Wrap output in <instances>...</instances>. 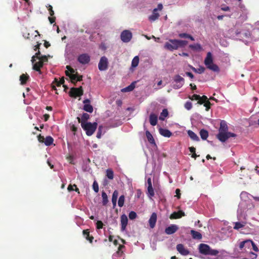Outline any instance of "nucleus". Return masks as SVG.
<instances>
[{
    "label": "nucleus",
    "instance_id": "obj_51",
    "mask_svg": "<svg viewBox=\"0 0 259 259\" xmlns=\"http://www.w3.org/2000/svg\"><path fill=\"white\" fill-rule=\"evenodd\" d=\"M103 225V223L101 221H98L96 223V228L97 229H102Z\"/></svg>",
    "mask_w": 259,
    "mask_h": 259
},
{
    "label": "nucleus",
    "instance_id": "obj_58",
    "mask_svg": "<svg viewBox=\"0 0 259 259\" xmlns=\"http://www.w3.org/2000/svg\"><path fill=\"white\" fill-rule=\"evenodd\" d=\"M181 191L179 189H177L176 190V196L178 198L180 199L181 198Z\"/></svg>",
    "mask_w": 259,
    "mask_h": 259
},
{
    "label": "nucleus",
    "instance_id": "obj_46",
    "mask_svg": "<svg viewBox=\"0 0 259 259\" xmlns=\"http://www.w3.org/2000/svg\"><path fill=\"white\" fill-rule=\"evenodd\" d=\"M137 217V213L134 211H132L129 213L128 217L130 220H134L136 219Z\"/></svg>",
    "mask_w": 259,
    "mask_h": 259
},
{
    "label": "nucleus",
    "instance_id": "obj_38",
    "mask_svg": "<svg viewBox=\"0 0 259 259\" xmlns=\"http://www.w3.org/2000/svg\"><path fill=\"white\" fill-rule=\"evenodd\" d=\"M179 36L180 38H189L190 39H191L192 41L194 40V38L192 35H191L189 34H187L186 33H180L179 34Z\"/></svg>",
    "mask_w": 259,
    "mask_h": 259
},
{
    "label": "nucleus",
    "instance_id": "obj_26",
    "mask_svg": "<svg viewBox=\"0 0 259 259\" xmlns=\"http://www.w3.org/2000/svg\"><path fill=\"white\" fill-rule=\"evenodd\" d=\"M190 233L192 236V238L194 239L200 240L202 237L201 234L196 231L192 230H191Z\"/></svg>",
    "mask_w": 259,
    "mask_h": 259
},
{
    "label": "nucleus",
    "instance_id": "obj_64",
    "mask_svg": "<svg viewBox=\"0 0 259 259\" xmlns=\"http://www.w3.org/2000/svg\"><path fill=\"white\" fill-rule=\"evenodd\" d=\"M189 151L192 153H195L196 149L194 147H191L189 148Z\"/></svg>",
    "mask_w": 259,
    "mask_h": 259
},
{
    "label": "nucleus",
    "instance_id": "obj_6",
    "mask_svg": "<svg viewBox=\"0 0 259 259\" xmlns=\"http://www.w3.org/2000/svg\"><path fill=\"white\" fill-rule=\"evenodd\" d=\"M235 134L227 132L224 133H219L217 135V139L222 142H225L230 137H236Z\"/></svg>",
    "mask_w": 259,
    "mask_h": 259
},
{
    "label": "nucleus",
    "instance_id": "obj_44",
    "mask_svg": "<svg viewBox=\"0 0 259 259\" xmlns=\"http://www.w3.org/2000/svg\"><path fill=\"white\" fill-rule=\"evenodd\" d=\"M103 128V127L102 125H100L98 127V132H97V136H96V137L98 139H100L101 138V136L102 134Z\"/></svg>",
    "mask_w": 259,
    "mask_h": 259
},
{
    "label": "nucleus",
    "instance_id": "obj_37",
    "mask_svg": "<svg viewBox=\"0 0 259 259\" xmlns=\"http://www.w3.org/2000/svg\"><path fill=\"white\" fill-rule=\"evenodd\" d=\"M106 176L107 177L110 179L112 180L114 178V172L112 169L108 168L106 170Z\"/></svg>",
    "mask_w": 259,
    "mask_h": 259
},
{
    "label": "nucleus",
    "instance_id": "obj_45",
    "mask_svg": "<svg viewBox=\"0 0 259 259\" xmlns=\"http://www.w3.org/2000/svg\"><path fill=\"white\" fill-rule=\"evenodd\" d=\"M41 54H40V52L39 51H38L34 56H33L32 57V59H31V62L32 63H34V61H35V58H36L37 59H39V58L41 56Z\"/></svg>",
    "mask_w": 259,
    "mask_h": 259
},
{
    "label": "nucleus",
    "instance_id": "obj_31",
    "mask_svg": "<svg viewBox=\"0 0 259 259\" xmlns=\"http://www.w3.org/2000/svg\"><path fill=\"white\" fill-rule=\"evenodd\" d=\"M190 68L194 72L199 74L203 73L205 71V68L201 66H199L198 68H195L192 66H190Z\"/></svg>",
    "mask_w": 259,
    "mask_h": 259
},
{
    "label": "nucleus",
    "instance_id": "obj_29",
    "mask_svg": "<svg viewBox=\"0 0 259 259\" xmlns=\"http://www.w3.org/2000/svg\"><path fill=\"white\" fill-rule=\"evenodd\" d=\"M135 83H136V82H133L128 86L122 89L121 90V91L122 92H128L132 91L135 88Z\"/></svg>",
    "mask_w": 259,
    "mask_h": 259
},
{
    "label": "nucleus",
    "instance_id": "obj_40",
    "mask_svg": "<svg viewBox=\"0 0 259 259\" xmlns=\"http://www.w3.org/2000/svg\"><path fill=\"white\" fill-rule=\"evenodd\" d=\"M177 44L178 46V48L180 47H183L187 45L188 41L184 40H178L177 39Z\"/></svg>",
    "mask_w": 259,
    "mask_h": 259
},
{
    "label": "nucleus",
    "instance_id": "obj_42",
    "mask_svg": "<svg viewBox=\"0 0 259 259\" xmlns=\"http://www.w3.org/2000/svg\"><path fill=\"white\" fill-rule=\"evenodd\" d=\"M189 48L194 50H200L201 49V45L198 44L190 45Z\"/></svg>",
    "mask_w": 259,
    "mask_h": 259
},
{
    "label": "nucleus",
    "instance_id": "obj_22",
    "mask_svg": "<svg viewBox=\"0 0 259 259\" xmlns=\"http://www.w3.org/2000/svg\"><path fill=\"white\" fill-rule=\"evenodd\" d=\"M33 69L36 71L38 72L40 74L41 73L40 68L42 67L44 64L42 61H38L35 63H33Z\"/></svg>",
    "mask_w": 259,
    "mask_h": 259
},
{
    "label": "nucleus",
    "instance_id": "obj_62",
    "mask_svg": "<svg viewBox=\"0 0 259 259\" xmlns=\"http://www.w3.org/2000/svg\"><path fill=\"white\" fill-rule=\"evenodd\" d=\"M73 187H74L73 185L70 184L68 186L67 190H68V191H73L74 189Z\"/></svg>",
    "mask_w": 259,
    "mask_h": 259
},
{
    "label": "nucleus",
    "instance_id": "obj_14",
    "mask_svg": "<svg viewBox=\"0 0 259 259\" xmlns=\"http://www.w3.org/2000/svg\"><path fill=\"white\" fill-rule=\"evenodd\" d=\"M185 215V212L182 210H179L178 211H175L173 213H172L169 218L171 220L174 219H178L181 218L182 217H184Z\"/></svg>",
    "mask_w": 259,
    "mask_h": 259
},
{
    "label": "nucleus",
    "instance_id": "obj_15",
    "mask_svg": "<svg viewBox=\"0 0 259 259\" xmlns=\"http://www.w3.org/2000/svg\"><path fill=\"white\" fill-rule=\"evenodd\" d=\"M177 249L183 255H186L189 254V251L185 248L184 246L182 244H179L177 245Z\"/></svg>",
    "mask_w": 259,
    "mask_h": 259
},
{
    "label": "nucleus",
    "instance_id": "obj_4",
    "mask_svg": "<svg viewBox=\"0 0 259 259\" xmlns=\"http://www.w3.org/2000/svg\"><path fill=\"white\" fill-rule=\"evenodd\" d=\"M204 64L207 68L215 72H219L220 71L218 66L213 63L212 55L210 52L207 53L206 57L204 60Z\"/></svg>",
    "mask_w": 259,
    "mask_h": 259
},
{
    "label": "nucleus",
    "instance_id": "obj_25",
    "mask_svg": "<svg viewBox=\"0 0 259 259\" xmlns=\"http://www.w3.org/2000/svg\"><path fill=\"white\" fill-rule=\"evenodd\" d=\"M163 8V6L161 4H159L157 8L153 10V14L151 16H159V14L158 12L161 11Z\"/></svg>",
    "mask_w": 259,
    "mask_h": 259
},
{
    "label": "nucleus",
    "instance_id": "obj_33",
    "mask_svg": "<svg viewBox=\"0 0 259 259\" xmlns=\"http://www.w3.org/2000/svg\"><path fill=\"white\" fill-rule=\"evenodd\" d=\"M53 142L54 139L51 136H47L46 138H45L44 143L47 146L53 144Z\"/></svg>",
    "mask_w": 259,
    "mask_h": 259
},
{
    "label": "nucleus",
    "instance_id": "obj_23",
    "mask_svg": "<svg viewBox=\"0 0 259 259\" xmlns=\"http://www.w3.org/2000/svg\"><path fill=\"white\" fill-rule=\"evenodd\" d=\"M29 76L27 73H23L22 75H21L20 76V81L21 84H25L27 81L29 80Z\"/></svg>",
    "mask_w": 259,
    "mask_h": 259
},
{
    "label": "nucleus",
    "instance_id": "obj_8",
    "mask_svg": "<svg viewBox=\"0 0 259 259\" xmlns=\"http://www.w3.org/2000/svg\"><path fill=\"white\" fill-rule=\"evenodd\" d=\"M177 39H169L168 41L166 42L164 45V48L167 50L173 51L178 49Z\"/></svg>",
    "mask_w": 259,
    "mask_h": 259
},
{
    "label": "nucleus",
    "instance_id": "obj_34",
    "mask_svg": "<svg viewBox=\"0 0 259 259\" xmlns=\"http://www.w3.org/2000/svg\"><path fill=\"white\" fill-rule=\"evenodd\" d=\"M168 115V112L167 109H164L161 112L160 116L159 117L160 120H164L165 118Z\"/></svg>",
    "mask_w": 259,
    "mask_h": 259
},
{
    "label": "nucleus",
    "instance_id": "obj_2",
    "mask_svg": "<svg viewBox=\"0 0 259 259\" xmlns=\"http://www.w3.org/2000/svg\"><path fill=\"white\" fill-rule=\"evenodd\" d=\"M68 70L65 71L66 75L68 76L71 81V82L75 85L77 81H80L82 79V76L78 74L77 72L74 73L75 70L72 68L70 66H66Z\"/></svg>",
    "mask_w": 259,
    "mask_h": 259
},
{
    "label": "nucleus",
    "instance_id": "obj_39",
    "mask_svg": "<svg viewBox=\"0 0 259 259\" xmlns=\"http://www.w3.org/2000/svg\"><path fill=\"white\" fill-rule=\"evenodd\" d=\"M139 62V58L138 56H135L132 61V67L135 68L136 67Z\"/></svg>",
    "mask_w": 259,
    "mask_h": 259
},
{
    "label": "nucleus",
    "instance_id": "obj_59",
    "mask_svg": "<svg viewBox=\"0 0 259 259\" xmlns=\"http://www.w3.org/2000/svg\"><path fill=\"white\" fill-rule=\"evenodd\" d=\"M48 10L49 11L50 15L52 16L54 14V11L52 10V7L51 6L49 5L48 7Z\"/></svg>",
    "mask_w": 259,
    "mask_h": 259
},
{
    "label": "nucleus",
    "instance_id": "obj_21",
    "mask_svg": "<svg viewBox=\"0 0 259 259\" xmlns=\"http://www.w3.org/2000/svg\"><path fill=\"white\" fill-rule=\"evenodd\" d=\"M157 116L154 114V113H151L149 116V121L151 124V125L153 126H155L157 123Z\"/></svg>",
    "mask_w": 259,
    "mask_h": 259
},
{
    "label": "nucleus",
    "instance_id": "obj_63",
    "mask_svg": "<svg viewBox=\"0 0 259 259\" xmlns=\"http://www.w3.org/2000/svg\"><path fill=\"white\" fill-rule=\"evenodd\" d=\"M71 128L72 131L73 132L74 134H75V133L77 130V128L74 125H72L71 127Z\"/></svg>",
    "mask_w": 259,
    "mask_h": 259
},
{
    "label": "nucleus",
    "instance_id": "obj_13",
    "mask_svg": "<svg viewBox=\"0 0 259 259\" xmlns=\"http://www.w3.org/2000/svg\"><path fill=\"white\" fill-rule=\"evenodd\" d=\"M83 103L84 104L83 108V110L89 113H92L93 111V107L90 104V100L88 99H85L84 100H83Z\"/></svg>",
    "mask_w": 259,
    "mask_h": 259
},
{
    "label": "nucleus",
    "instance_id": "obj_7",
    "mask_svg": "<svg viewBox=\"0 0 259 259\" xmlns=\"http://www.w3.org/2000/svg\"><path fill=\"white\" fill-rule=\"evenodd\" d=\"M83 94V91L81 86L79 88H72L69 92V96L75 98L81 96Z\"/></svg>",
    "mask_w": 259,
    "mask_h": 259
},
{
    "label": "nucleus",
    "instance_id": "obj_55",
    "mask_svg": "<svg viewBox=\"0 0 259 259\" xmlns=\"http://www.w3.org/2000/svg\"><path fill=\"white\" fill-rule=\"evenodd\" d=\"M124 246L123 245H121V244H119V246L118 247V250L117 251V253L118 254H121L122 253V251H121V249L123 248H124Z\"/></svg>",
    "mask_w": 259,
    "mask_h": 259
},
{
    "label": "nucleus",
    "instance_id": "obj_1",
    "mask_svg": "<svg viewBox=\"0 0 259 259\" xmlns=\"http://www.w3.org/2000/svg\"><path fill=\"white\" fill-rule=\"evenodd\" d=\"M199 251L203 255L217 256L219 253V250L212 249L208 245L204 243H201L199 245Z\"/></svg>",
    "mask_w": 259,
    "mask_h": 259
},
{
    "label": "nucleus",
    "instance_id": "obj_47",
    "mask_svg": "<svg viewBox=\"0 0 259 259\" xmlns=\"http://www.w3.org/2000/svg\"><path fill=\"white\" fill-rule=\"evenodd\" d=\"M93 189L96 193L99 192V186L98 183L95 181L93 184Z\"/></svg>",
    "mask_w": 259,
    "mask_h": 259
},
{
    "label": "nucleus",
    "instance_id": "obj_20",
    "mask_svg": "<svg viewBox=\"0 0 259 259\" xmlns=\"http://www.w3.org/2000/svg\"><path fill=\"white\" fill-rule=\"evenodd\" d=\"M159 132L161 135L165 137L169 138L172 135L171 132L169 130L166 128L160 127L159 129Z\"/></svg>",
    "mask_w": 259,
    "mask_h": 259
},
{
    "label": "nucleus",
    "instance_id": "obj_27",
    "mask_svg": "<svg viewBox=\"0 0 259 259\" xmlns=\"http://www.w3.org/2000/svg\"><path fill=\"white\" fill-rule=\"evenodd\" d=\"M188 136L193 141H199V138L197 135L191 130H189L187 132Z\"/></svg>",
    "mask_w": 259,
    "mask_h": 259
},
{
    "label": "nucleus",
    "instance_id": "obj_48",
    "mask_svg": "<svg viewBox=\"0 0 259 259\" xmlns=\"http://www.w3.org/2000/svg\"><path fill=\"white\" fill-rule=\"evenodd\" d=\"M148 192L151 197H152L154 195V191L152 186H148Z\"/></svg>",
    "mask_w": 259,
    "mask_h": 259
},
{
    "label": "nucleus",
    "instance_id": "obj_60",
    "mask_svg": "<svg viewBox=\"0 0 259 259\" xmlns=\"http://www.w3.org/2000/svg\"><path fill=\"white\" fill-rule=\"evenodd\" d=\"M186 75L189 76L191 79L193 78L194 77V75L191 72H186Z\"/></svg>",
    "mask_w": 259,
    "mask_h": 259
},
{
    "label": "nucleus",
    "instance_id": "obj_9",
    "mask_svg": "<svg viewBox=\"0 0 259 259\" xmlns=\"http://www.w3.org/2000/svg\"><path fill=\"white\" fill-rule=\"evenodd\" d=\"M108 60L105 56L101 58L98 64V68L100 71H105L108 69Z\"/></svg>",
    "mask_w": 259,
    "mask_h": 259
},
{
    "label": "nucleus",
    "instance_id": "obj_12",
    "mask_svg": "<svg viewBox=\"0 0 259 259\" xmlns=\"http://www.w3.org/2000/svg\"><path fill=\"white\" fill-rule=\"evenodd\" d=\"M179 229L177 225L172 224L166 228L165 233L167 235H171L176 232Z\"/></svg>",
    "mask_w": 259,
    "mask_h": 259
},
{
    "label": "nucleus",
    "instance_id": "obj_10",
    "mask_svg": "<svg viewBox=\"0 0 259 259\" xmlns=\"http://www.w3.org/2000/svg\"><path fill=\"white\" fill-rule=\"evenodd\" d=\"M132 38V32L128 30H123L120 34V38L124 42H129Z\"/></svg>",
    "mask_w": 259,
    "mask_h": 259
},
{
    "label": "nucleus",
    "instance_id": "obj_5",
    "mask_svg": "<svg viewBox=\"0 0 259 259\" xmlns=\"http://www.w3.org/2000/svg\"><path fill=\"white\" fill-rule=\"evenodd\" d=\"M172 88L177 90L181 88L185 83V79L180 75L177 74L173 77Z\"/></svg>",
    "mask_w": 259,
    "mask_h": 259
},
{
    "label": "nucleus",
    "instance_id": "obj_36",
    "mask_svg": "<svg viewBox=\"0 0 259 259\" xmlns=\"http://www.w3.org/2000/svg\"><path fill=\"white\" fill-rule=\"evenodd\" d=\"M254 245V242L250 240H245V248L244 250L247 251L246 249H251V246Z\"/></svg>",
    "mask_w": 259,
    "mask_h": 259
},
{
    "label": "nucleus",
    "instance_id": "obj_19",
    "mask_svg": "<svg viewBox=\"0 0 259 259\" xmlns=\"http://www.w3.org/2000/svg\"><path fill=\"white\" fill-rule=\"evenodd\" d=\"M228 126L227 122L225 120H221L220 122V126L219 129V133H224L228 132Z\"/></svg>",
    "mask_w": 259,
    "mask_h": 259
},
{
    "label": "nucleus",
    "instance_id": "obj_54",
    "mask_svg": "<svg viewBox=\"0 0 259 259\" xmlns=\"http://www.w3.org/2000/svg\"><path fill=\"white\" fill-rule=\"evenodd\" d=\"M38 60L39 61H42L43 63H44V62H48V61L47 57L45 55L41 56L39 58Z\"/></svg>",
    "mask_w": 259,
    "mask_h": 259
},
{
    "label": "nucleus",
    "instance_id": "obj_49",
    "mask_svg": "<svg viewBox=\"0 0 259 259\" xmlns=\"http://www.w3.org/2000/svg\"><path fill=\"white\" fill-rule=\"evenodd\" d=\"M211 105L212 104L209 101V100L206 101V102H205V103H204L203 105L205 107V110L206 111H208L209 110V109L210 108V107H211Z\"/></svg>",
    "mask_w": 259,
    "mask_h": 259
},
{
    "label": "nucleus",
    "instance_id": "obj_35",
    "mask_svg": "<svg viewBox=\"0 0 259 259\" xmlns=\"http://www.w3.org/2000/svg\"><path fill=\"white\" fill-rule=\"evenodd\" d=\"M102 204L104 206L107 205L108 202V196L107 194L104 192L102 191Z\"/></svg>",
    "mask_w": 259,
    "mask_h": 259
},
{
    "label": "nucleus",
    "instance_id": "obj_24",
    "mask_svg": "<svg viewBox=\"0 0 259 259\" xmlns=\"http://www.w3.org/2000/svg\"><path fill=\"white\" fill-rule=\"evenodd\" d=\"M118 196V192L117 190H115L112 196V202L113 204V208H114L115 206H116V202L117 197Z\"/></svg>",
    "mask_w": 259,
    "mask_h": 259
},
{
    "label": "nucleus",
    "instance_id": "obj_41",
    "mask_svg": "<svg viewBox=\"0 0 259 259\" xmlns=\"http://www.w3.org/2000/svg\"><path fill=\"white\" fill-rule=\"evenodd\" d=\"M125 200V197L123 195H121L118 201V205L119 207H121L123 206Z\"/></svg>",
    "mask_w": 259,
    "mask_h": 259
},
{
    "label": "nucleus",
    "instance_id": "obj_28",
    "mask_svg": "<svg viewBox=\"0 0 259 259\" xmlns=\"http://www.w3.org/2000/svg\"><path fill=\"white\" fill-rule=\"evenodd\" d=\"M145 134L148 142L151 144H155V140L150 132L149 131H146Z\"/></svg>",
    "mask_w": 259,
    "mask_h": 259
},
{
    "label": "nucleus",
    "instance_id": "obj_50",
    "mask_svg": "<svg viewBox=\"0 0 259 259\" xmlns=\"http://www.w3.org/2000/svg\"><path fill=\"white\" fill-rule=\"evenodd\" d=\"M184 106H185V108L186 109H187V110H190V109L192 108V105L191 102H189V101H187V102H186V103L185 104Z\"/></svg>",
    "mask_w": 259,
    "mask_h": 259
},
{
    "label": "nucleus",
    "instance_id": "obj_18",
    "mask_svg": "<svg viewBox=\"0 0 259 259\" xmlns=\"http://www.w3.org/2000/svg\"><path fill=\"white\" fill-rule=\"evenodd\" d=\"M82 235L86 240L89 241L90 243H92L93 242L94 238L92 235H90L89 229L83 230L82 231Z\"/></svg>",
    "mask_w": 259,
    "mask_h": 259
},
{
    "label": "nucleus",
    "instance_id": "obj_52",
    "mask_svg": "<svg viewBox=\"0 0 259 259\" xmlns=\"http://www.w3.org/2000/svg\"><path fill=\"white\" fill-rule=\"evenodd\" d=\"M248 256L249 257L248 259H255L257 257V255L251 251L249 253Z\"/></svg>",
    "mask_w": 259,
    "mask_h": 259
},
{
    "label": "nucleus",
    "instance_id": "obj_61",
    "mask_svg": "<svg viewBox=\"0 0 259 259\" xmlns=\"http://www.w3.org/2000/svg\"><path fill=\"white\" fill-rule=\"evenodd\" d=\"M51 24H53L55 22L56 17H48Z\"/></svg>",
    "mask_w": 259,
    "mask_h": 259
},
{
    "label": "nucleus",
    "instance_id": "obj_32",
    "mask_svg": "<svg viewBox=\"0 0 259 259\" xmlns=\"http://www.w3.org/2000/svg\"><path fill=\"white\" fill-rule=\"evenodd\" d=\"M199 133H200L201 138L203 140H206V139L207 138V137L208 136V132L207 131H206L204 129H202L200 130Z\"/></svg>",
    "mask_w": 259,
    "mask_h": 259
},
{
    "label": "nucleus",
    "instance_id": "obj_11",
    "mask_svg": "<svg viewBox=\"0 0 259 259\" xmlns=\"http://www.w3.org/2000/svg\"><path fill=\"white\" fill-rule=\"evenodd\" d=\"M90 56L86 53L82 54L77 57V61L81 64H87L90 61Z\"/></svg>",
    "mask_w": 259,
    "mask_h": 259
},
{
    "label": "nucleus",
    "instance_id": "obj_16",
    "mask_svg": "<svg viewBox=\"0 0 259 259\" xmlns=\"http://www.w3.org/2000/svg\"><path fill=\"white\" fill-rule=\"evenodd\" d=\"M156 221L157 214L155 212H153L148 221L151 228L153 229L155 227Z\"/></svg>",
    "mask_w": 259,
    "mask_h": 259
},
{
    "label": "nucleus",
    "instance_id": "obj_17",
    "mask_svg": "<svg viewBox=\"0 0 259 259\" xmlns=\"http://www.w3.org/2000/svg\"><path fill=\"white\" fill-rule=\"evenodd\" d=\"M120 221H121V231H124L127 225L128 219L126 215L124 214H122L120 217Z\"/></svg>",
    "mask_w": 259,
    "mask_h": 259
},
{
    "label": "nucleus",
    "instance_id": "obj_56",
    "mask_svg": "<svg viewBox=\"0 0 259 259\" xmlns=\"http://www.w3.org/2000/svg\"><path fill=\"white\" fill-rule=\"evenodd\" d=\"M38 141L40 143H44L45 141V138L44 136H41V135H39L37 136Z\"/></svg>",
    "mask_w": 259,
    "mask_h": 259
},
{
    "label": "nucleus",
    "instance_id": "obj_3",
    "mask_svg": "<svg viewBox=\"0 0 259 259\" xmlns=\"http://www.w3.org/2000/svg\"><path fill=\"white\" fill-rule=\"evenodd\" d=\"M81 126L82 128L85 131L87 135L88 136H91L96 130L98 124L96 122L94 123H91L90 122L87 123L83 122L81 123Z\"/></svg>",
    "mask_w": 259,
    "mask_h": 259
},
{
    "label": "nucleus",
    "instance_id": "obj_53",
    "mask_svg": "<svg viewBox=\"0 0 259 259\" xmlns=\"http://www.w3.org/2000/svg\"><path fill=\"white\" fill-rule=\"evenodd\" d=\"M189 98L191 100H198L199 99H200V96L198 95L194 94L191 97H189Z\"/></svg>",
    "mask_w": 259,
    "mask_h": 259
},
{
    "label": "nucleus",
    "instance_id": "obj_57",
    "mask_svg": "<svg viewBox=\"0 0 259 259\" xmlns=\"http://www.w3.org/2000/svg\"><path fill=\"white\" fill-rule=\"evenodd\" d=\"M239 248L241 250H243V249L244 250V248H245V241H242V242H241L240 243Z\"/></svg>",
    "mask_w": 259,
    "mask_h": 259
},
{
    "label": "nucleus",
    "instance_id": "obj_43",
    "mask_svg": "<svg viewBox=\"0 0 259 259\" xmlns=\"http://www.w3.org/2000/svg\"><path fill=\"white\" fill-rule=\"evenodd\" d=\"M245 224L244 223H241L240 222H236L235 223V226L234 227V229L236 230H238L240 228L244 227Z\"/></svg>",
    "mask_w": 259,
    "mask_h": 259
},
{
    "label": "nucleus",
    "instance_id": "obj_30",
    "mask_svg": "<svg viewBox=\"0 0 259 259\" xmlns=\"http://www.w3.org/2000/svg\"><path fill=\"white\" fill-rule=\"evenodd\" d=\"M89 117H90V115L88 113H84L82 115L81 119H80L78 117L77 118L78 122H80L81 123L83 122L87 123V120L89 118Z\"/></svg>",
    "mask_w": 259,
    "mask_h": 259
}]
</instances>
